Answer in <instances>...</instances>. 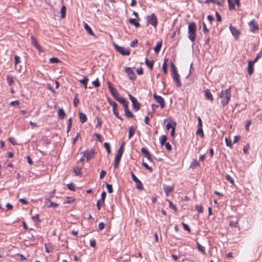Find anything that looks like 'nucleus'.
I'll return each mask as SVG.
<instances>
[{
    "label": "nucleus",
    "mask_w": 262,
    "mask_h": 262,
    "mask_svg": "<svg viewBox=\"0 0 262 262\" xmlns=\"http://www.w3.org/2000/svg\"><path fill=\"white\" fill-rule=\"evenodd\" d=\"M167 201L169 203V208L173 209L175 212H177L178 211L177 206L174 204H173L172 202H171L170 200H167Z\"/></svg>",
    "instance_id": "obj_41"
},
{
    "label": "nucleus",
    "mask_w": 262,
    "mask_h": 262,
    "mask_svg": "<svg viewBox=\"0 0 262 262\" xmlns=\"http://www.w3.org/2000/svg\"><path fill=\"white\" fill-rule=\"evenodd\" d=\"M165 147L168 151L171 150V149H172L171 145H170V144L169 142L166 143L165 144Z\"/></svg>",
    "instance_id": "obj_64"
},
{
    "label": "nucleus",
    "mask_w": 262,
    "mask_h": 262,
    "mask_svg": "<svg viewBox=\"0 0 262 262\" xmlns=\"http://www.w3.org/2000/svg\"><path fill=\"white\" fill-rule=\"evenodd\" d=\"M252 123V120H248L247 122H246V124L245 125V128L246 129L247 131H249V126Z\"/></svg>",
    "instance_id": "obj_57"
},
{
    "label": "nucleus",
    "mask_w": 262,
    "mask_h": 262,
    "mask_svg": "<svg viewBox=\"0 0 262 262\" xmlns=\"http://www.w3.org/2000/svg\"><path fill=\"white\" fill-rule=\"evenodd\" d=\"M197 248L198 250L201 252L203 254H205V248L202 246L200 243H197Z\"/></svg>",
    "instance_id": "obj_35"
},
{
    "label": "nucleus",
    "mask_w": 262,
    "mask_h": 262,
    "mask_svg": "<svg viewBox=\"0 0 262 262\" xmlns=\"http://www.w3.org/2000/svg\"><path fill=\"white\" fill-rule=\"evenodd\" d=\"M74 199H73L72 198H71V197H67L66 199V200L64 201V202L63 203V204H67V203H71L73 202L74 201Z\"/></svg>",
    "instance_id": "obj_54"
},
{
    "label": "nucleus",
    "mask_w": 262,
    "mask_h": 262,
    "mask_svg": "<svg viewBox=\"0 0 262 262\" xmlns=\"http://www.w3.org/2000/svg\"><path fill=\"white\" fill-rule=\"evenodd\" d=\"M205 3L206 4L212 3L219 6H223L224 3V0H206Z\"/></svg>",
    "instance_id": "obj_16"
},
{
    "label": "nucleus",
    "mask_w": 262,
    "mask_h": 262,
    "mask_svg": "<svg viewBox=\"0 0 262 262\" xmlns=\"http://www.w3.org/2000/svg\"><path fill=\"white\" fill-rule=\"evenodd\" d=\"M50 202V205L48 206L49 207L56 208L58 207L59 205L57 203H54L50 200V201H48Z\"/></svg>",
    "instance_id": "obj_49"
},
{
    "label": "nucleus",
    "mask_w": 262,
    "mask_h": 262,
    "mask_svg": "<svg viewBox=\"0 0 262 262\" xmlns=\"http://www.w3.org/2000/svg\"><path fill=\"white\" fill-rule=\"evenodd\" d=\"M162 41H159L157 43L156 47L154 48V51L156 53H158L161 50L162 47Z\"/></svg>",
    "instance_id": "obj_29"
},
{
    "label": "nucleus",
    "mask_w": 262,
    "mask_h": 262,
    "mask_svg": "<svg viewBox=\"0 0 262 262\" xmlns=\"http://www.w3.org/2000/svg\"><path fill=\"white\" fill-rule=\"evenodd\" d=\"M31 43L34 45V46L39 51H40V47L39 44L37 43V40L33 36H31L30 37Z\"/></svg>",
    "instance_id": "obj_20"
},
{
    "label": "nucleus",
    "mask_w": 262,
    "mask_h": 262,
    "mask_svg": "<svg viewBox=\"0 0 262 262\" xmlns=\"http://www.w3.org/2000/svg\"><path fill=\"white\" fill-rule=\"evenodd\" d=\"M199 165H200V164H199V162L198 161V160L196 159H193L191 163L190 167L192 169H194L197 166H198Z\"/></svg>",
    "instance_id": "obj_30"
},
{
    "label": "nucleus",
    "mask_w": 262,
    "mask_h": 262,
    "mask_svg": "<svg viewBox=\"0 0 262 262\" xmlns=\"http://www.w3.org/2000/svg\"><path fill=\"white\" fill-rule=\"evenodd\" d=\"M33 221L36 222H40L41 221L39 217V214H36L32 217Z\"/></svg>",
    "instance_id": "obj_52"
},
{
    "label": "nucleus",
    "mask_w": 262,
    "mask_h": 262,
    "mask_svg": "<svg viewBox=\"0 0 262 262\" xmlns=\"http://www.w3.org/2000/svg\"><path fill=\"white\" fill-rule=\"evenodd\" d=\"M109 89L112 96L115 98L118 96V92L116 89L113 88L109 84Z\"/></svg>",
    "instance_id": "obj_21"
},
{
    "label": "nucleus",
    "mask_w": 262,
    "mask_h": 262,
    "mask_svg": "<svg viewBox=\"0 0 262 262\" xmlns=\"http://www.w3.org/2000/svg\"><path fill=\"white\" fill-rule=\"evenodd\" d=\"M88 81H89V79L88 78H86V77H84V78L82 79L79 80V82L81 84H83L85 89H86L87 88V83H88Z\"/></svg>",
    "instance_id": "obj_37"
},
{
    "label": "nucleus",
    "mask_w": 262,
    "mask_h": 262,
    "mask_svg": "<svg viewBox=\"0 0 262 262\" xmlns=\"http://www.w3.org/2000/svg\"><path fill=\"white\" fill-rule=\"evenodd\" d=\"M142 165L146 169L148 170L149 172H151L152 171V168L151 167H149L146 163L143 162Z\"/></svg>",
    "instance_id": "obj_50"
},
{
    "label": "nucleus",
    "mask_w": 262,
    "mask_h": 262,
    "mask_svg": "<svg viewBox=\"0 0 262 262\" xmlns=\"http://www.w3.org/2000/svg\"><path fill=\"white\" fill-rule=\"evenodd\" d=\"M171 74L175 73L176 72H178L177 70V68L173 62L171 63Z\"/></svg>",
    "instance_id": "obj_58"
},
{
    "label": "nucleus",
    "mask_w": 262,
    "mask_h": 262,
    "mask_svg": "<svg viewBox=\"0 0 262 262\" xmlns=\"http://www.w3.org/2000/svg\"><path fill=\"white\" fill-rule=\"evenodd\" d=\"M128 21L131 25H134L136 28H138L140 26V24L136 21L135 18H130L128 20Z\"/></svg>",
    "instance_id": "obj_25"
},
{
    "label": "nucleus",
    "mask_w": 262,
    "mask_h": 262,
    "mask_svg": "<svg viewBox=\"0 0 262 262\" xmlns=\"http://www.w3.org/2000/svg\"><path fill=\"white\" fill-rule=\"evenodd\" d=\"M58 116L60 119H64L66 116V113L62 108H59L58 110Z\"/></svg>",
    "instance_id": "obj_26"
},
{
    "label": "nucleus",
    "mask_w": 262,
    "mask_h": 262,
    "mask_svg": "<svg viewBox=\"0 0 262 262\" xmlns=\"http://www.w3.org/2000/svg\"><path fill=\"white\" fill-rule=\"evenodd\" d=\"M106 187L107 189L108 193H112L113 191L112 185L106 183Z\"/></svg>",
    "instance_id": "obj_53"
},
{
    "label": "nucleus",
    "mask_w": 262,
    "mask_h": 262,
    "mask_svg": "<svg viewBox=\"0 0 262 262\" xmlns=\"http://www.w3.org/2000/svg\"><path fill=\"white\" fill-rule=\"evenodd\" d=\"M84 28L90 35H94V33H93L92 30L91 29V27L86 23L84 24Z\"/></svg>",
    "instance_id": "obj_31"
},
{
    "label": "nucleus",
    "mask_w": 262,
    "mask_h": 262,
    "mask_svg": "<svg viewBox=\"0 0 262 262\" xmlns=\"http://www.w3.org/2000/svg\"><path fill=\"white\" fill-rule=\"evenodd\" d=\"M135 131L133 126L129 128L128 139H130L135 134Z\"/></svg>",
    "instance_id": "obj_36"
},
{
    "label": "nucleus",
    "mask_w": 262,
    "mask_h": 262,
    "mask_svg": "<svg viewBox=\"0 0 262 262\" xmlns=\"http://www.w3.org/2000/svg\"><path fill=\"white\" fill-rule=\"evenodd\" d=\"M248 26L250 28V31L253 33H255L259 30V25L257 21L253 19L248 23Z\"/></svg>",
    "instance_id": "obj_3"
},
{
    "label": "nucleus",
    "mask_w": 262,
    "mask_h": 262,
    "mask_svg": "<svg viewBox=\"0 0 262 262\" xmlns=\"http://www.w3.org/2000/svg\"><path fill=\"white\" fill-rule=\"evenodd\" d=\"M124 143H122L121 146L119 148V149L117 150V153L116 154L122 156L124 151L123 146H124Z\"/></svg>",
    "instance_id": "obj_43"
},
{
    "label": "nucleus",
    "mask_w": 262,
    "mask_h": 262,
    "mask_svg": "<svg viewBox=\"0 0 262 262\" xmlns=\"http://www.w3.org/2000/svg\"><path fill=\"white\" fill-rule=\"evenodd\" d=\"M14 66L16 67L17 64L20 62V58L18 56L15 55L14 56Z\"/></svg>",
    "instance_id": "obj_48"
},
{
    "label": "nucleus",
    "mask_w": 262,
    "mask_h": 262,
    "mask_svg": "<svg viewBox=\"0 0 262 262\" xmlns=\"http://www.w3.org/2000/svg\"><path fill=\"white\" fill-rule=\"evenodd\" d=\"M182 224L185 230L188 231L189 232H190L191 229L187 224L184 223V222H182Z\"/></svg>",
    "instance_id": "obj_56"
},
{
    "label": "nucleus",
    "mask_w": 262,
    "mask_h": 262,
    "mask_svg": "<svg viewBox=\"0 0 262 262\" xmlns=\"http://www.w3.org/2000/svg\"><path fill=\"white\" fill-rule=\"evenodd\" d=\"M196 135L200 136L201 137L203 138L204 137V134L202 129V127H199L196 131Z\"/></svg>",
    "instance_id": "obj_42"
},
{
    "label": "nucleus",
    "mask_w": 262,
    "mask_h": 262,
    "mask_svg": "<svg viewBox=\"0 0 262 262\" xmlns=\"http://www.w3.org/2000/svg\"><path fill=\"white\" fill-rule=\"evenodd\" d=\"M229 225L231 227H236L238 225V223L237 222L230 221Z\"/></svg>",
    "instance_id": "obj_62"
},
{
    "label": "nucleus",
    "mask_w": 262,
    "mask_h": 262,
    "mask_svg": "<svg viewBox=\"0 0 262 262\" xmlns=\"http://www.w3.org/2000/svg\"><path fill=\"white\" fill-rule=\"evenodd\" d=\"M123 108L124 110V114H125V116L128 118H133L134 116V115L129 110L128 107V105L126 106H125V107H124Z\"/></svg>",
    "instance_id": "obj_18"
},
{
    "label": "nucleus",
    "mask_w": 262,
    "mask_h": 262,
    "mask_svg": "<svg viewBox=\"0 0 262 262\" xmlns=\"http://www.w3.org/2000/svg\"><path fill=\"white\" fill-rule=\"evenodd\" d=\"M116 99L123 105V107L128 105V102L123 97H116Z\"/></svg>",
    "instance_id": "obj_22"
},
{
    "label": "nucleus",
    "mask_w": 262,
    "mask_h": 262,
    "mask_svg": "<svg viewBox=\"0 0 262 262\" xmlns=\"http://www.w3.org/2000/svg\"><path fill=\"white\" fill-rule=\"evenodd\" d=\"M196 25L194 22H191L189 24L188 27V38L193 42L196 37Z\"/></svg>",
    "instance_id": "obj_2"
},
{
    "label": "nucleus",
    "mask_w": 262,
    "mask_h": 262,
    "mask_svg": "<svg viewBox=\"0 0 262 262\" xmlns=\"http://www.w3.org/2000/svg\"><path fill=\"white\" fill-rule=\"evenodd\" d=\"M196 210L199 213H203L204 211V208L202 205H196Z\"/></svg>",
    "instance_id": "obj_45"
},
{
    "label": "nucleus",
    "mask_w": 262,
    "mask_h": 262,
    "mask_svg": "<svg viewBox=\"0 0 262 262\" xmlns=\"http://www.w3.org/2000/svg\"><path fill=\"white\" fill-rule=\"evenodd\" d=\"M225 177L226 179L228 181H229L231 184H234V180L230 175L227 174Z\"/></svg>",
    "instance_id": "obj_51"
},
{
    "label": "nucleus",
    "mask_w": 262,
    "mask_h": 262,
    "mask_svg": "<svg viewBox=\"0 0 262 262\" xmlns=\"http://www.w3.org/2000/svg\"><path fill=\"white\" fill-rule=\"evenodd\" d=\"M131 177H132L133 180L136 183V188L139 190H143V186L141 182L136 177V176L135 175V174L133 172H131Z\"/></svg>",
    "instance_id": "obj_7"
},
{
    "label": "nucleus",
    "mask_w": 262,
    "mask_h": 262,
    "mask_svg": "<svg viewBox=\"0 0 262 262\" xmlns=\"http://www.w3.org/2000/svg\"><path fill=\"white\" fill-rule=\"evenodd\" d=\"M104 204H103L102 203V200H98L97 202V208H98V210H100L101 209V206L103 205Z\"/></svg>",
    "instance_id": "obj_61"
},
{
    "label": "nucleus",
    "mask_w": 262,
    "mask_h": 262,
    "mask_svg": "<svg viewBox=\"0 0 262 262\" xmlns=\"http://www.w3.org/2000/svg\"><path fill=\"white\" fill-rule=\"evenodd\" d=\"M177 125V123L176 122L173 121H169L166 125V127L167 130L171 128L172 129V127L176 128Z\"/></svg>",
    "instance_id": "obj_24"
},
{
    "label": "nucleus",
    "mask_w": 262,
    "mask_h": 262,
    "mask_svg": "<svg viewBox=\"0 0 262 262\" xmlns=\"http://www.w3.org/2000/svg\"><path fill=\"white\" fill-rule=\"evenodd\" d=\"M49 60L50 63H58L60 61V60L56 57H52L49 59Z\"/></svg>",
    "instance_id": "obj_44"
},
{
    "label": "nucleus",
    "mask_w": 262,
    "mask_h": 262,
    "mask_svg": "<svg viewBox=\"0 0 262 262\" xmlns=\"http://www.w3.org/2000/svg\"><path fill=\"white\" fill-rule=\"evenodd\" d=\"M115 49L118 52H119L122 55H129L130 54L129 50L123 47L116 45Z\"/></svg>",
    "instance_id": "obj_8"
},
{
    "label": "nucleus",
    "mask_w": 262,
    "mask_h": 262,
    "mask_svg": "<svg viewBox=\"0 0 262 262\" xmlns=\"http://www.w3.org/2000/svg\"><path fill=\"white\" fill-rule=\"evenodd\" d=\"M147 21L148 24L156 28L157 26L158 20L157 16L154 13H152L150 15H149L147 17Z\"/></svg>",
    "instance_id": "obj_4"
},
{
    "label": "nucleus",
    "mask_w": 262,
    "mask_h": 262,
    "mask_svg": "<svg viewBox=\"0 0 262 262\" xmlns=\"http://www.w3.org/2000/svg\"><path fill=\"white\" fill-rule=\"evenodd\" d=\"M121 157H122V156H121V155H119L117 154L116 155L115 160H114V168H116L118 167L119 163L121 160Z\"/></svg>",
    "instance_id": "obj_19"
},
{
    "label": "nucleus",
    "mask_w": 262,
    "mask_h": 262,
    "mask_svg": "<svg viewBox=\"0 0 262 262\" xmlns=\"http://www.w3.org/2000/svg\"><path fill=\"white\" fill-rule=\"evenodd\" d=\"M163 188L166 196H168L173 190V187L166 184H163Z\"/></svg>",
    "instance_id": "obj_12"
},
{
    "label": "nucleus",
    "mask_w": 262,
    "mask_h": 262,
    "mask_svg": "<svg viewBox=\"0 0 262 262\" xmlns=\"http://www.w3.org/2000/svg\"><path fill=\"white\" fill-rule=\"evenodd\" d=\"M230 30L232 34L235 37H237L240 35V31L237 29L235 27L232 26L231 25L229 26Z\"/></svg>",
    "instance_id": "obj_13"
},
{
    "label": "nucleus",
    "mask_w": 262,
    "mask_h": 262,
    "mask_svg": "<svg viewBox=\"0 0 262 262\" xmlns=\"http://www.w3.org/2000/svg\"><path fill=\"white\" fill-rule=\"evenodd\" d=\"M79 119L80 121L82 123H84L87 120V117L85 114L83 113H79Z\"/></svg>",
    "instance_id": "obj_27"
},
{
    "label": "nucleus",
    "mask_w": 262,
    "mask_h": 262,
    "mask_svg": "<svg viewBox=\"0 0 262 262\" xmlns=\"http://www.w3.org/2000/svg\"><path fill=\"white\" fill-rule=\"evenodd\" d=\"M145 62L146 65L150 69L152 70L154 61L153 60H149L147 57L145 58Z\"/></svg>",
    "instance_id": "obj_23"
},
{
    "label": "nucleus",
    "mask_w": 262,
    "mask_h": 262,
    "mask_svg": "<svg viewBox=\"0 0 262 262\" xmlns=\"http://www.w3.org/2000/svg\"><path fill=\"white\" fill-rule=\"evenodd\" d=\"M254 63L252 61H249L248 63V72L249 75H251L253 74L254 72Z\"/></svg>",
    "instance_id": "obj_17"
},
{
    "label": "nucleus",
    "mask_w": 262,
    "mask_h": 262,
    "mask_svg": "<svg viewBox=\"0 0 262 262\" xmlns=\"http://www.w3.org/2000/svg\"><path fill=\"white\" fill-rule=\"evenodd\" d=\"M56 192L55 189H54L52 191L50 192L48 198H46V201H50V200H52V199L53 198L54 195H55Z\"/></svg>",
    "instance_id": "obj_38"
},
{
    "label": "nucleus",
    "mask_w": 262,
    "mask_h": 262,
    "mask_svg": "<svg viewBox=\"0 0 262 262\" xmlns=\"http://www.w3.org/2000/svg\"><path fill=\"white\" fill-rule=\"evenodd\" d=\"M225 142H226V145L227 146H229L230 147H232V143H231V141L230 139L226 138H225Z\"/></svg>",
    "instance_id": "obj_60"
},
{
    "label": "nucleus",
    "mask_w": 262,
    "mask_h": 262,
    "mask_svg": "<svg viewBox=\"0 0 262 262\" xmlns=\"http://www.w3.org/2000/svg\"><path fill=\"white\" fill-rule=\"evenodd\" d=\"M60 13L61 18H64L66 13V7L64 5L62 6L61 8Z\"/></svg>",
    "instance_id": "obj_39"
},
{
    "label": "nucleus",
    "mask_w": 262,
    "mask_h": 262,
    "mask_svg": "<svg viewBox=\"0 0 262 262\" xmlns=\"http://www.w3.org/2000/svg\"><path fill=\"white\" fill-rule=\"evenodd\" d=\"M172 76L173 79L174 81L176 83V85L178 87H180L181 86V82L180 80V75L178 74V72H176L175 73L171 74Z\"/></svg>",
    "instance_id": "obj_11"
},
{
    "label": "nucleus",
    "mask_w": 262,
    "mask_h": 262,
    "mask_svg": "<svg viewBox=\"0 0 262 262\" xmlns=\"http://www.w3.org/2000/svg\"><path fill=\"white\" fill-rule=\"evenodd\" d=\"M218 96L221 98V103L222 106H226L228 104L231 99V88L226 90L222 91Z\"/></svg>",
    "instance_id": "obj_1"
},
{
    "label": "nucleus",
    "mask_w": 262,
    "mask_h": 262,
    "mask_svg": "<svg viewBox=\"0 0 262 262\" xmlns=\"http://www.w3.org/2000/svg\"><path fill=\"white\" fill-rule=\"evenodd\" d=\"M141 152L144 155V156L147 158V159L150 161H152L151 156L150 154L149 151L145 147H142L141 148Z\"/></svg>",
    "instance_id": "obj_15"
},
{
    "label": "nucleus",
    "mask_w": 262,
    "mask_h": 262,
    "mask_svg": "<svg viewBox=\"0 0 262 262\" xmlns=\"http://www.w3.org/2000/svg\"><path fill=\"white\" fill-rule=\"evenodd\" d=\"M124 70L125 73L127 75L130 80H134L136 79V75L134 72L131 69V68L129 67H125Z\"/></svg>",
    "instance_id": "obj_10"
},
{
    "label": "nucleus",
    "mask_w": 262,
    "mask_h": 262,
    "mask_svg": "<svg viewBox=\"0 0 262 262\" xmlns=\"http://www.w3.org/2000/svg\"><path fill=\"white\" fill-rule=\"evenodd\" d=\"M74 171L76 175H80L81 173V169L78 168V167H74Z\"/></svg>",
    "instance_id": "obj_55"
},
{
    "label": "nucleus",
    "mask_w": 262,
    "mask_h": 262,
    "mask_svg": "<svg viewBox=\"0 0 262 262\" xmlns=\"http://www.w3.org/2000/svg\"><path fill=\"white\" fill-rule=\"evenodd\" d=\"M215 15L217 21L219 22H221L222 21V17L218 12H215Z\"/></svg>",
    "instance_id": "obj_63"
},
{
    "label": "nucleus",
    "mask_w": 262,
    "mask_h": 262,
    "mask_svg": "<svg viewBox=\"0 0 262 262\" xmlns=\"http://www.w3.org/2000/svg\"><path fill=\"white\" fill-rule=\"evenodd\" d=\"M153 96L156 102L159 104L161 108H163L165 105L164 98L161 96L158 95L156 94H154Z\"/></svg>",
    "instance_id": "obj_9"
},
{
    "label": "nucleus",
    "mask_w": 262,
    "mask_h": 262,
    "mask_svg": "<svg viewBox=\"0 0 262 262\" xmlns=\"http://www.w3.org/2000/svg\"><path fill=\"white\" fill-rule=\"evenodd\" d=\"M205 99L210 100L212 102L214 100L213 97L209 89H207L204 91Z\"/></svg>",
    "instance_id": "obj_14"
},
{
    "label": "nucleus",
    "mask_w": 262,
    "mask_h": 262,
    "mask_svg": "<svg viewBox=\"0 0 262 262\" xmlns=\"http://www.w3.org/2000/svg\"><path fill=\"white\" fill-rule=\"evenodd\" d=\"M104 146L106 149L107 153L109 154L111 153V147L110 145L108 143L105 142L104 143Z\"/></svg>",
    "instance_id": "obj_47"
},
{
    "label": "nucleus",
    "mask_w": 262,
    "mask_h": 262,
    "mask_svg": "<svg viewBox=\"0 0 262 262\" xmlns=\"http://www.w3.org/2000/svg\"><path fill=\"white\" fill-rule=\"evenodd\" d=\"M84 156L86 157L87 161H90L93 158L94 152L93 151H86L84 153Z\"/></svg>",
    "instance_id": "obj_28"
},
{
    "label": "nucleus",
    "mask_w": 262,
    "mask_h": 262,
    "mask_svg": "<svg viewBox=\"0 0 262 262\" xmlns=\"http://www.w3.org/2000/svg\"><path fill=\"white\" fill-rule=\"evenodd\" d=\"M108 102L109 104L112 106L113 111L115 116L118 119H122L119 116V112L117 110L118 104L115 101L110 99H108Z\"/></svg>",
    "instance_id": "obj_6"
},
{
    "label": "nucleus",
    "mask_w": 262,
    "mask_h": 262,
    "mask_svg": "<svg viewBox=\"0 0 262 262\" xmlns=\"http://www.w3.org/2000/svg\"><path fill=\"white\" fill-rule=\"evenodd\" d=\"M229 9L230 10H234L235 9L234 6V2L233 0H228Z\"/></svg>",
    "instance_id": "obj_34"
},
{
    "label": "nucleus",
    "mask_w": 262,
    "mask_h": 262,
    "mask_svg": "<svg viewBox=\"0 0 262 262\" xmlns=\"http://www.w3.org/2000/svg\"><path fill=\"white\" fill-rule=\"evenodd\" d=\"M92 83L96 88L100 86V82L98 79H96L95 80L93 81Z\"/></svg>",
    "instance_id": "obj_59"
},
{
    "label": "nucleus",
    "mask_w": 262,
    "mask_h": 262,
    "mask_svg": "<svg viewBox=\"0 0 262 262\" xmlns=\"http://www.w3.org/2000/svg\"><path fill=\"white\" fill-rule=\"evenodd\" d=\"M159 140L161 145L163 146L167 140V137L165 135H162L160 137Z\"/></svg>",
    "instance_id": "obj_40"
},
{
    "label": "nucleus",
    "mask_w": 262,
    "mask_h": 262,
    "mask_svg": "<svg viewBox=\"0 0 262 262\" xmlns=\"http://www.w3.org/2000/svg\"><path fill=\"white\" fill-rule=\"evenodd\" d=\"M168 61V59L166 58L164 60V62L162 65V70L165 74H166L167 73V63Z\"/></svg>",
    "instance_id": "obj_32"
},
{
    "label": "nucleus",
    "mask_w": 262,
    "mask_h": 262,
    "mask_svg": "<svg viewBox=\"0 0 262 262\" xmlns=\"http://www.w3.org/2000/svg\"><path fill=\"white\" fill-rule=\"evenodd\" d=\"M129 99L132 101V105L134 110L135 111H138L140 108V104L139 102L137 101L136 98L131 95L130 94L128 95Z\"/></svg>",
    "instance_id": "obj_5"
},
{
    "label": "nucleus",
    "mask_w": 262,
    "mask_h": 262,
    "mask_svg": "<svg viewBox=\"0 0 262 262\" xmlns=\"http://www.w3.org/2000/svg\"><path fill=\"white\" fill-rule=\"evenodd\" d=\"M79 102V99L77 97V95H76L74 99H73V104L75 107H77L78 105V104Z\"/></svg>",
    "instance_id": "obj_46"
},
{
    "label": "nucleus",
    "mask_w": 262,
    "mask_h": 262,
    "mask_svg": "<svg viewBox=\"0 0 262 262\" xmlns=\"http://www.w3.org/2000/svg\"><path fill=\"white\" fill-rule=\"evenodd\" d=\"M7 81L9 85H12L14 83L13 76L12 75H8L7 76Z\"/></svg>",
    "instance_id": "obj_33"
}]
</instances>
